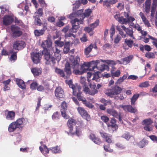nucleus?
<instances>
[{"mask_svg":"<svg viewBox=\"0 0 157 157\" xmlns=\"http://www.w3.org/2000/svg\"><path fill=\"white\" fill-rule=\"evenodd\" d=\"M49 149L53 153H57L60 151V147L58 146L50 147Z\"/></svg>","mask_w":157,"mask_h":157,"instance_id":"79ce46f5","label":"nucleus"},{"mask_svg":"<svg viewBox=\"0 0 157 157\" xmlns=\"http://www.w3.org/2000/svg\"><path fill=\"white\" fill-rule=\"evenodd\" d=\"M60 51L57 48H56V51L54 52V56H53L52 55L50 54L49 52V55L50 56V59L49 60V63H47V60H46L45 63L46 65H50L52 66L54 65L56 63V60L57 62H59L61 58V56L59 54Z\"/></svg>","mask_w":157,"mask_h":157,"instance_id":"20e7f679","label":"nucleus"},{"mask_svg":"<svg viewBox=\"0 0 157 157\" xmlns=\"http://www.w3.org/2000/svg\"><path fill=\"white\" fill-rule=\"evenodd\" d=\"M47 23L46 22L42 24V29L41 30L36 29L34 31V33L36 36H39L44 34L45 31L47 29Z\"/></svg>","mask_w":157,"mask_h":157,"instance_id":"f3484780","label":"nucleus"},{"mask_svg":"<svg viewBox=\"0 0 157 157\" xmlns=\"http://www.w3.org/2000/svg\"><path fill=\"white\" fill-rule=\"evenodd\" d=\"M11 30L13 36L19 37L22 34V32L21 31L20 28L15 25H12L11 26Z\"/></svg>","mask_w":157,"mask_h":157,"instance_id":"dca6fc26","label":"nucleus"},{"mask_svg":"<svg viewBox=\"0 0 157 157\" xmlns=\"http://www.w3.org/2000/svg\"><path fill=\"white\" fill-rule=\"evenodd\" d=\"M110 1L108 0H105L103 1V5L104 6H106V7H109L110 6Z\"/></svg>","mask_w":157,"mask_h":157,"instance_id":"774afa93","label":"nucleus"},{"mask_svg":"<svg viewBox=\"0 0 157 157\" xmlns=\"http://www.w3.org/2000/svg\"><path fill=\"white\" fill-rule=\"evenodd\" d=\"M100 73L99 71H96L95 73H93V77L92 78L93 80H95L96 81H98L99 78V76L98 73Z\"/></svg>","mask_w":157,"mask_h":157,"instance_id":"3c124183","label":"nucleus"},{"mask_svg":"<svg viewBox=\"0 0 157 157\" xmlns=\"http://www.w3.org/2000/svg\"><path fill=\"white\" fill-rule=\"evenodd\" d=\"M101 119L106 124L109 121V118L106 116L103 115L101 117Z\"/></svg>","mask_w":157,"mask_h":157,"instance_id":"4d7b16f0","label":"nucleus"},{"mask_svg":"<svg viewBox=\"0 0 157 157\" xmlns=\"http://www.w3.org/2000/svg\"><path fill=\"white\" fill-rule=\"evenodd\" d=\"M153 122V121L150 118L146 119L143 120L142 122V124L145 125L144 127V129L148 132L152 131L153 128L151 125Z\"/></svg>","mask_w":157,"mask_h":157,"instance_id":"9d476101","label":"nucleus"},{"mask_svg":"<svg viewBox=\"0 0 157 157\" xmlns=\"http://www.w3.org/2000/svg\"><path fill=\"white\" fill-rule=\"evenodd\" d=\"M139 94H136L133 95L132 97L131 98V105H135V103L139 96Z\"/></svg>","mask_w":157,"mask_h":157,"instance_id":"4c0bfd02","label":"nucleus"},{"mask_svg":"<svg viewBox=\"0 0 157 157\" xmlns=\"http://www.w3.org/2000/svg\"><path fill=\"white\" fill-rule=\"evenodd\" d=\"M145 56L147 58L149 59L155 58V54L152 52H148L145 54Z\"/></svg>","mask_w":157,"mask_h":157,"instance_id":"603ef678","label":"nucleus"},{"mask_svg":"<svg viewBox=\"0 0 157 157\" xmlns=\"http://www.w3.org/2000/svg\"><path fill=\"white\" fill-rule=\"evenodd\" d=\"M25 43L23 41H17L13 44V48L16 50H19L24 48L25 47Z\"/></svg>","mask_w":157,"mask_h":157,"instance_id":"412c9836","label":"nucleus"},{"mask_svg":"<svg viewBox=\"0 0 157 157\" xmlns=\"http://www.w3.org/2000/svg\"><path fill=\"white\" fill-rule=\"evenodd\" d=\"M124 16L127 18L126 19L129 18L130 21L133 22L135 20L133 17L132 16H129L128 13L125 12H124Z\"/></svg>","mask_w":157,"mask_h":157,"instance_id":"5fc2aeb1","label":"nucleus"},{"mask_svg":"<svg viewBox=\"0 0 157 157\" xmlns=\"http://www.w3.org/2000/svg\"><path fill=\"white\" fill-rule=\"evenodd\" d=\"M16 82L18 87L21 89L26 88V86L24 81L21 79L17 78Z\"/></svg>","mask_w":157,"mask_h":157,"instance_id":"2f4dec72","label":"nucleus"},{"mask_svg":"<svg viewBox=\"0 0 157 157\" xmlns=\"http://www.w3.org/2000/svg\"><path fill=\"white\" fill-rule=\"evenodd\" d=\"M121 39V36L119 35H117L114 39V43L115 44H117L120 41Z\"/></svg>","mask_w":157,"mask_h":157,"instance_id":"69168bd1","label":"nucleus"},{"mask_svg":"<svg viewBox=\"0 0 157 157\" xmlns=\"http://www.w3.org/2000/svg\"><path fill=\"white\" fill-rule=\"evenodd\" d=\"M92 13V10L90 9H87L85 10L84 12L83 13L81 18L78 19H73L78 24H83V20L85 17L89 16L91 13Z\"/></svg>","mask_w":157,"mask_h":157,"instance_id":"2eb2a0df","label":"nucleus"},{"mask_svg":"<svg viewBox=\"0 0 157 157\" xmlns=\"http://www.w3.org/2000/svg\"><path fill=\"white\" fill-rule=\"evenodd\" d=\"M65 82L72 89V94L73 95L75 96L77 93L81 91V86L77 84L74 85L71 80H66Z\"/></svg>","mask_w":157,"mask_h":157,"instance_id":"0eeeda50","label":"nucleus"},{"mask_svg":"<svg viewBox=\"0 0 157 157\" xmlns=\"http://www.w3.org/2000/svg\"><path fill=\"white\" fill-rule=\"evenodd\" d=\"M121 73L120 70H117L115 71L114 70L111 71V75L113 78L114 77H119Z\"/></svg>","mask_w":157,"mask_h":157,"instance_id":"e433bc0d","label":"nucleus"},{"mask_svg":"<svg viewBox=\"0 0 157 157\" xmlns=\"http://www.w3.org/2000/svg\"><path fill=\"white\" fill-rule=\"evenodd\" d=\"M99 22V20L97 19L94 23L90 24V26L92 28H94H94L96 27L98 25Z\"/></svg>","mask_w":157,"mask_h":157,"instance_id":"0e129e2a","label":"nucleus"},{"mask_svg":"<svg viewBox=\"0 0 157 157\" xmlns=\"http://www.w3.org/2000/svg\"><path fill=\"white\" fill-rule=\"evenodd\" d=\"M55 72L58 75H60L61 77L66 78V75H65L64 72L62 69L59 68L57 67L55 68Z\"/></svg>","mask_w":157,"mask_h":157,"instance_id":"72a5a7b5","label":"nucleus"},{"mask_svg":"<svg viewBox=\"0 0 157 157\" xmlns=\"http://www.w3.org/2000/svg\"><path fill=\"white\" fill-rule=\"evenodd\" d=\"M147 141L146 140L143 139L139 142V147L140 148L143 147L147 144Z\"/></svg>","mask_w":157,"mask_h":157,"instance_id":"49530a36","label":"nucleus"},{"mask_svg":"<svg viewBox=\"0 0 157 157\" xmlns=\"http://www.w3.org/2000/svg\"><path fill=\"white\" fill-rule=\"evenodd\" d=\"M119 107L122 108L124 111L126 112L133 113H138L137 109L136 107H133L132 105H120Z\"/></svg>","mask_w":157,"mask_h":157,"instance_id":"ddd939ff","label":"nucleus"},{"mask_svg":"<svg viewBox=\"0 0 157 157\" xmlns=\"http://www.w3.org/2000/svg\"><path fill=\"white\" fill-rule=\"evenodd\" d=\"M75 96H76L77 98L79 101H81L82 102L86 99L83 96L81 91L77 93Z\"/></svg>","mask_w":157,"mask_h":157,"instance_id":"ea45409f","label":"nucleus"},{"mask_svg":"<svg viewBox=\"0 0 157 157\" xmlns=\"http://www.w3.org/2000/svg\"><path fill=\"white\" fill-rule=\"evenodd\" d=\"M77 110L78 113L83 118L87 121H89L90 120V116L84 108L79 106L77 108Z\"/></svg>","mask_w":157,"mask_h":157,"instance_id":"f8f14e48","label":"nucleus"},{"mask_svg":"<svg viewBox=\"0 0 157 157\" xmlns=\"http://www.w3.org/2000/svg\"><path fill=\"white\" fill-rule=\"evenodd\" d=\"M90 89V90L89 94L91 95H94L95 94H97L98 92V90L96 88V86L95 85H92L90 84L89 85Z\"/></svg>","mask_w":157,"mask_h":157,"instance_id":"c756f323","label":"nucleus"},{"mask_svg":"<svg viewBox=\"0 0 157 157\" xmlns=\"http://www.w3.org/2000/svg\"><path fill=\"white\" fill-rule=\"evenodd\" d=\"M80 59L78 56H77L74 58L73 59L71 60L70 65L71 66L73 70V73L76 75L75 71H79L80 67V65L79 64Z\"/></svg>","mask_w":157,"mask_h":157,"instance_id":"1a4fd4ad","label":"nucleus"},{"mask_svg":"<svg viewBox=\"0 0 157 157\" xmlns=\"http://www.w3.org/2000/svg\"><path fill=\"white\" fill-rule=\"evenodd\" d=\"M38 84L37 82H34L31 84L30 88L33 90H35L37 87Z\"/></svg>","mask_w":157,"mask_h":157,"instance_id":"bf43d9fd","label":"nucleus"},{"mask_svg":"<svg viewBox=\"0 0 157 157\" xmlns=\"http://www.w3.org/2000/svg\"><path fill=\"white\" fill-rule=\"evenodd\" d=\"M106 111L107 113L110 115L118 118L119 121H121L122 120L121 113H118L116 110L114 109H107Z\"/></svg>","mask_w":157,"mask_h":157,"instance_id":"6ab92c4d","label":"nucleus"},{"mask_svg":"<svg viewBox=\"0 0 157 157\" xmlns=\"http://www.w3.org/2000/svg\"><path fill=\"white\" fill-rule=\"evenodd\" d=\"M149 38L154 41L152 42V44L157 48V39H155L152 36L149 35Z\"/></svg>","mask_w":157,"mask_h":157,"instance_id":"680f3d73","label":"nucleus"},{"mask_svg":"<svg viewBox=\"0 0 157 157\" xmlns=\"http://www.w3.org/2000/svg\"><path fill=\"white\" fill-rule=\"evenodd\" d=\"M60 106L61 108L60 109V111L62 117L65 119H68L69 116L67 114L68 106L67 103L65 101H63L61 103Z\"/></svg>","mask_w":157,"mask_h":157,"instance_id":"9b49d317","label":"nucleus"},{"mask_svg":"<svg viewBox=\"0 0 157 157\" xmlns=\"http://www.w3.org/2000/svg\"><path fill=\"white\" fill-rule=\"evenodd\" d=\"M140 17H141L143 22L148 27H151V25L149 21L147 19L144 14L142 12H140L139 13Z\"/></svg>","mask_w":157,"mask_h":157,"instance_id":"7c9ffc66","label":"nucleus"},{"mask_svg":"<svg viewBox=\"0 0 157 157\" xmlns=\"http://www.w3.org/2000/svg\"><path fill=\"white\" fill-rule=\"evenodd\" d=\"M64 70L66 73V78H67L69 77L72 73L71 70V65L69 63H66Z\"/></svg>","mask_w":157,"mask_h":157,"instance_id":"bb28decb","label":"nucleus"},{"mask_svg":"<svg viewBox=\"0 0 157 157\" xmlns=\"http://www.w3.org/2000/svg\"><path fill=\"white\" fill-rule=\"evenodd\" d=\"M104 150L107 152H112L113 150L110 148V145L108 144L107 145H104L103 146Z\"/></svg>","mask_w":157,"mask_h":157,"instance_id":"052dcab7","label":"nucleus"},{"mask_svg":"<svg viewBox=\"0 0 157 157\" xmlns=\"http://www.w3.org/2000/svg\"><path fill=\"white\" fill-rule=\"evenodd\" d=\"M132 59V57L130 56H128V57H125L121 59L122 62H123V63L124 62H125L126 63H128Z\"/></svg>","mask_w":157,"mask_h":157,"instance_id":"13d9d810","label":"nucleus"},{"mask_svg":"<svg viewBox=\"0 0 157 157\" xmlns=\"http://www.w3.org/2000/svg\"><path fill=\"white\" fill-rule=\"evenodd\" d=\"M83 11V9H81L77 11L75 13L77 15V17L76 18H75L74 19L77 18L79 19L81 18V17H82L83 14L82 13Z\"/></svg>","mask_w":157,"mask_h":157,"instance_id":"8fccbe9b","label":"nucleus"},{"mask_svg":"<svg viewBox=\"0 0 157 157\" xmlns=\"http://www.w3.org/2000/svg\"><path fill=\"white\" fill-rule=\"evenodd\" d=\"M40 17L38 15H36L33 16V18L34 19V24L35 25L39 26H40L42 24L41 20L40 18Z\"/></svg>","mask_w":157,"mask_h":157,"instance_id":"473e14b6","label":"nucleus"},{"mask_svg":"<svg viewBox=\"0 0 157 157\" xmlns=\"http://www.w3.org/2000/svg\"><path fill=\"white\" fill-rule=\"evenodd\" d=\"M31 71L34 76H38L41 74V70L38 68H32Z\"/></svg>","mask_w":157,"mask_h":157,"instance_id":"f704fd0d","label":"nucleus"},{"mask_svg":"<svg viewBox=\"0 0 157 157\" xmlns=\"http://www.w3.org/2000/svg\"><path fill=\"white\" fill-rule=\"evenodd\" d=\"M124 42L126 45L129 48H132L133 44V41L131 39H125Z\"/></svg>","mask_w":157,"mask_h":157,"instance_id":"a18cd8bd","label":"nucleus"},{"mask_svg":"<svg viewBox=\"0 0 157 157\" xmlns=\"http://www.w3.org/2000/svg\"><path fill=\"white\" fill-rule=\"evenodd\" d=\"M69 132L72 135H76L77 136H79L81 135L82 131L81 127L79 126H76L75 127V131H74L73 129L72 130H69Z\"/></svg>","mask_w":157,"mask_h":157,"instance_id":"c85d7f7f","label":"nucleus"},{"mask_svg":"<svg viewBox=\"0 0 157 157\" xmlns=\"http://www.w3.org/2000/svg\"><path fill=\"white\" fill-rule=\"evenodd\" d=\"M71 24L72 27L69 30V33L66 35L67 37H71L73 36L75 38L76 35L73 34V33H76L77 32V29L79 28V24L77 23L73 19L71 21Z\"/></svg>","mask_w":157,"mask_h":157,"instance_id":"423d86ee","label":"nucleus"},{"mask_svg":"<svg viewBox=\"0 0 157 157\" xmlns=\"http://www.w3.org/2000/svg\"><path fill=\"white\" fill-rule=\"evenodd\" d=\"M94 66H92L91 70H94L95 69L97 68L100 73L104 71L105 70H109V67L108 66L104 64H100L99 60H97L94 63Z\"/></svg>","mask_w":157,"mask_h":157,"instance_id":"6e6552de","label":"nucleus"},{"mask_svg":"<svg viewBox=\"0 0 157 157\" xmlns=\"http://www.w3.org/2000/svg\"><path fill=\"white\" fill-rule=\"evenodd\" d=\"M13 21L12 17L9 15H5L3 18V24L6 25L10 24Z\"/></svg>","mask_w":157,"mask_h":157,"instance_id":"b1692460","label":"nucleus"},{"mask_svg":"<svg viewBox=\"0 0 157 157\" xmlns=\"http://www.w3.org/2000/svg\"><path fill=\"white\" fill-rule=\"evenodd\" d=\"M121 27L122 29L126 33V34L129 36L130 37L132 38L133 39H135V37L133 35V31L132 29L131 28L130 29L128 28H126L124 25L121 26Z\"/></svg>","mask_w":157,"mask_h":157,"instance_id":"5701e85b","label":"nucleus"},{"mask_svg":"<svg viewBox=\"0 0 157 157\" xmlns=\"http://www.w3.org/2000/svg\"><path fill=\"white\" fill-rule=\"evenodd\" d=\"M70 43L69 42H65L64 43L63 52L64 54L67 53L70 50Z\"/></svg>","mask_w":157,"mask_h":157,"instance_id":"c9c22d12","label":"nucleus"},{"mask_svg":"<svg viewBox=\"0 0 157 157\" xmlns=\"http://www.w3.org/2000/svg\"><path fill=\"white\" fill-rule=\"evenodd\" d=\"M60 117V115L58 111L54 113L52 116V118L54 121L59 120Z\"/></svg>","mask_w":157,"mask_h":157,"instance_id":"a19ab883","label":"nucleus"},{"mask_svg":"<svg viewBox=\"0 0 157 157\" xmlns=\"http://www.w3.org/2000/svg\"><path fill=\"white\" fill-rule=\"evenodd\" d=\"M39 3L42 7H46L47 6V4L44 0H38Z\"/></svg>","mask_w":157,"mask_h":157,"instance_id":"e2e57ef3","label":"nucleus"},{"mask_svg":"<svg viewBox=\"0 0 157 157\" xmlns=\"http://www.w3.org/2000/svg\"><path fill=\"white\" fill-rule=\"evenodd\" d=\"M107 125L108 127H111L113 128H114L115 130H116L118 128V126L116 124V120L113 118L111 119L110 123H108Z\"/></svg>","mask_w":157,"mask_h":157,"instance_id":"a878e982","label":"nucleus"},{"mask_svg":"<svg viewBox=\"0 0 157 157\" xmlns=\"http://www.w3.org/2000/svg\"><path fill=\"white\" fill-rule=\"evenodd\" d=\"M117 30L119 32V33L121 36L122 37L124 38L126 37V34H124L123 31L122 29L119 26H117L116 27Z\"/></svg>","mask_w":157,"mask_h":157,"instance_id":"c03bdc74","label":"nucleus"},{"mask_svg":"<svg viewBox=\"0 0 157 157\" xmlns=\"http://www.w3.org/2000/svg\"><path fill=\"white\" fill-rule=\"evenodd\" d=\"M149 86V84L148 82L145 81L140 84L139 86L140 87L146 88L148 87Z\"/></svg>","mask_w":157,"mask_h":157,"instance_id":"6e6d98bb","label":"nucleus"},{"mask_svg":"<svg viewBox=\"0 0 157 157\" xmlns=\"http://www.w3.org/2000/svg\"><path fill=\"white\" fill-rule=\"evenodd\" d=\"M26 124V122L25 118H19L16 121L12 122L9 124L8 128V131L10 132H12L14 131L17 128L21 130L24 125Z\"/></svg>","mask_w":157,"mask_h":157,"instance_id":"f03ea898","label":"nucleus"},{"mask_svg":"<svg viewBox=\"0 0 157 157\" xmlns=\"http://www.w3.org/2000/svg\"><path fill=\"white\" fill-rule=\"evenodd\" d=\"M6 119L9 121L14 120L15 116V113L13 111H9L6 110L5 111Z\"/></svg>","mask_w":157,"mask_h":157,"instance_id":"4be33fe9","label":"nucleus"},{"mask_svg":"<svg viewBox=\"0 0 157 157\" xmlns=\"http://www.w3.org/2000/svg\"><path fill=\"white\" fill-rule=\"evenodd\" d=\"M77 124V121L75 119L72 118L69 119L67 122V124L69 130L73 129V126L74 125H76Z\"/></svg>","mask_w":157,"mask_h":157,"instance_id":"cd10ccee","label":"nucleus"},{"mask_svg":"<svg viewBox=\"0 0 157 157\" xmlns=\"http://www.w3.org/2000/svg\"><path fill=\"white\" fill-rule=\"evenodd\" d=\"M42 54L40 52H33L31 54V57L33 63L37 64L40 62Z\"/></svg>","mask_w":157,"mask_h":157,"instance_id":"a211bd4d","label":"nucleus"},{"mask_svg":"<svg viewBox=\"0 0 157 157\" xmlns=\"http://www.w3.org/2000/svg\"><path fill=\"white\" fill-rule=\"evenodd\" d=\"M100 101L102 103H103L104 106H106L108 104L110 103V101H107L104 98H102L101 99Z\"/></svg>","mask_w":157,"mask_h":157,"instance_id":"338daca9","label":"nucleus"},{"mask_svg":"<svg viewBox=\"0 0 157 157\" xmlns=\"http://www.w3.org/2000/svg\"><path fill=\"white\" fill-rule=\"evenodd\" d=\"M118 22L123 24H126L127 23H129L130 21L129 18H125L123 16H121L119 18Z\"/></svg>","mask_w":157,"mask_h":157,"instance_id":"58836bf2","label":"nucleus"},{"mask_svg":"<svg viewBox=\"0 0 157 157\" xmlns=\"http://www.w3.org/2000/svg\"><path fill=\"white\" fill-rule=\"evenodd\" d=\"M94 61H92L91 62L87 63L84 62L83 64L80 65V67L79 71H75L76 75H82L87 71L88 70L91 71L90 69H92V66H94L93 65L94 64Z\"/></svg>","mask_w":157,"mask_h":157,"instance_id":"39448f33","label":"nucleus"},{"mask_svg":"<svg viewBox=\"0 0 157 157\" xmlns=\"http://www.w3.org/2000/svg\"><path fill=\"white\" fill-rule=\"evenodd\" d=\"M100 134L101 136L104 139L106 142L109 144L112 143V136L104 132H100Z\"/></svg>","mask_w":157,"mask_h":157,"instance_id":"aec40b11","label":"nucleus"},{"mask_svg":"<svg viewBox=\"0 0 157 157\" xmlns=\"http://www.w3.org/2000/svg\"><path fill=\"white\" fill-rule=\"evenodd\" d=\"M52 40L48 37L46 40L42 41L41 44V46L44 49L42 51V54L44 55L45 59L47 60V63H48L49 62V60L50 59V51L47 48H50L52 46Z\"/></svg>","mask_w":157,"mask_h":157,"instance_id":"f257e3e1","label":"nucleus"},{"mask_svg":"<svg viewBox=\"0 0 157 157\" xmlns=\"http://www.w3.org/2000/svg\"><path fill=\"white\" fill-rule=\"evenodd\" d=\"M82 102L85 106L90 109H92L94 107L93 105L90 103L89 102L87 101L86 99Z\"/></svg>","mask_w":157,"mask_h":157,"instance_id":"de8ad7c7","label":"nucleus"},{"mask_svg":"<svg viewBox=\"0 0 157 157\" xmlns=\"http://www.w3.org/2000/svg\"><path fill=\"white\" fill-rule=\"evenodd\" d=\"M110 37L113 40V36L115 33V28L114 25L112 24L110 29Z\"/></svg>","mask_w":157,"mask_h":157,"instance_id":"09e8293b","label":"nucleus"},{"mask_svg":"<svg viewBox=\"0 0 157 157\" xmlns=\"http://www.w3.org/2000/svg\"><path fill=\"white\" fill-rule=\"evenodd\" d=\"M89 138L96 144L100 145L102 143L101 139L98 137H96L94 134L91 133L90 135Z\"/></svg>","mask_w":157,"mask_h":157,"instance_id":"393cba45","label":"nucleus"},{"mask_svg":"<svg viewBox=\"0 0 157 157\" xmlns=\"http://www.w3.org/2000/svg\"><path fill=\"white\" fill-rule=\"evenodd\" d=\"M93 48V44H91L90 45L87 47L84 50V53L85 55H87L89 54L91 51L92 49Z\"/></svg>","mask_w":157,"mask_h":157,"instance_id":"37998d69","label":"nucleus"},{"mask_svg":"<svg viewBox=\"0 0 157 157\" xmlns=\"http://www.w3.org/2000/svg\"><path fill=\"white\" fill-rule=\"evenodd\" d=\"M55 95L56 98L62 101L65 96L64 91L60 86L56 87L55 91Z\"/></svg>","mask_w":157,"mask_h":157,"instance_id":"4468645a","label":"nucleus"},{"mask_svg":"<svg viewBox=\"0 0 157 157\" xmlns=\"http://www.w3.org/2000/svg\"><path fill=\"white\" fill-rule=\"evenodd\" d=\"M54 43L55 46L59 47H62L64 45L63 42L60 41L59 40H55Z\"/></svg>","mask_w":157,"mask_h":157,"instance_id":"864d4df0","label":"nucleus"},{"mask_svg":"<svg viewBox=\"0 0 157 157\" xmlns=\"http://www.w3.org/2000/svg\"><path fill=\"white\" fill-rule=\"evenodd\" d=\"M122 90L121 88L117 85H114L106 90L105 92V94L107 96L111 98H113L114 96L121 93Z\"/></svg>","mask_w":157,"mask_h":157,"instance_id":"7ed1b4c3","label":"nucleus"}]
</instances>
